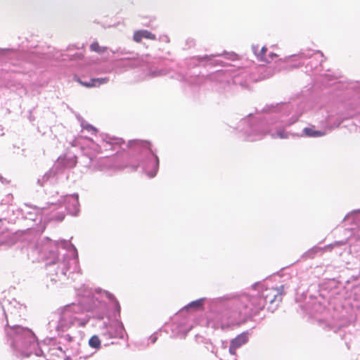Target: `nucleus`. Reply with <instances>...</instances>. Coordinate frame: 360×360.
<instances>
[{
  "mask_svg": "<svg viewBox=\"0 0 360 360\" xmlns=\"http://www.w3.org/2000/svg\"><path fill=\"white\" fill-rule=\"evenodd\" d=\"M51 281H56V278H51Z\"/></svg>",
  "mask_w": 360,
  "mask_h": 360,
  "instance_id": "obj_40",
  "label": "nucleus"
},
{
  "mask_svg": "<svg viewBox=\"0 0 360 360\" xmlns=\"http://www.w3.org/2000/svg\"><path fill=\"white\" fill-rule=\"evenodd\" d=\"M65 209L72 215H76L79 212V198L77 194L67 196L65 199Z\"/></svg>",
  "mask_w": 360,
  "mask_h": 360,
  "instance_id": "obj_7",
  "label": "nucleus"
},
{
  "mask_svg": "<svg viewBox=\"0 0 360 360\" xmlns=\"http://www.w3.org/2000/svg\"><path fill=\"white\" fill-rule=\"evenodd\" d=\"M64 217H65L64 214L61 213L58 217H54V219L60 221H62L64 219Z\"/></svg>",
  "mask_w": 360,
  "mask_h": 360,
  "instance_id": "obj_32",
  "label": "nucleus"
},
{
  "mask_svg": "<svg viewBox=\"0 0 360 360\" xmlns=\"http://www.w3.org/2000/svg\"><path fill=\"white\" fill-rule=\"evenodd\" d=\"M77 81L81 84L82 86L86 87H98L101 84H106L109 79L108 77H101V78H91L88 82L83 81L81 78H77Z\"/></svg>",
  "mask_w": 360,
  "mask_h": 360,
  "instance_id": "obj_10",
  "label": "nucleus"
},
{
  "mask_svg": "<svg viewBox=\"0 0 360 360\" xmlns=\"http://www.w3.org/2000/svg\"><path fill=\"white\" fill-rule=\"evenodd\" d=\"M266 71H268L269 72H270V71H271V68H267L266 69Z\"/></svg>",
  "mask_w": 360,
  "mask_h": 360,
  "instance_id": "obj_39",
  "label": "nucleus"
},
{
  "mask_svg": "<svg viewBox=\"0 0 360 360\" xmlns=\"http://www.w3.org/2000/svg\"><path fill=\"white\" fill-rule=\"evenodd\" d=\"M64 321V319H61V322H62V321ZM70 325H71V324L70 323V324H68V325H65V326H63V325L61 323L60 327H61V328H63V329H65V328H68L70 326Z\"/></svg>",
  "mask_w": 360,
  "mask_h": 360,
  "instance_id": "obj_34",
  "label": "nucleus"
},
{
  "mask_svg": "<svg viewBox=\"0 0 360 360\" xmlns=\"http://www.w3.org/2000/svg\"><path fill=\"white\" fill-rule=\"evenodd\" d=\"M252 115L250 114L248 117L243 119L240 122L238 126L239 128L247 134V139L250 141H257L260 139L264 135L269 133L271 136L274 139H288L289 136H295V134L290 133L286 131L282 127H278L276 128L275 131H264L259 130L260 124H256L255 121L251 120ZM296 136H300L296 134Z\"/></svg>",
  "mask_w": 360,
  "mask_h": 360,
  "instance_id": "obj_5",
  "label": "nucleus"
},
{
  "mask_svg": "<svg viewBox=\"0 0 360 360\" xmlns=\"http://www.w3.org/2000/svg\"><path fill=\"white\" fill-rule=\"evenodd\" d=\"M128 56H124L118 59L115 63V67L117 69L126 70L128 68H134L143 65V60L138 56L136 53H129Z\"/></svg>",
  "mask_w": 360,
  "mask_h": 360,
  "instance_id": "obj_6",
  "label": "nucleus"
},
{
  "mask_svg": "<svg viewBox=\"0 0 360 360\" xmlns=\"http://www.w3.org/2000/svg\"><path fill=\"white\" fill-rule=\"evenodd\" d=\"M4 134V131H3V128L1 127V126L0 125V136H3Z\"/></svg>",
  "mask_w": 360,
  "mask_h": 360,
  "instance_id": "obj_36",
  "label": "nucleus"
},
{
  "mask_svg": "<svg viewBox=\"0 0 360 360\" xmlns=\"http://www.w3.org/2000/svg\"><path fill=\"white\" fill-rule=\"evenodd\" d=\"M89 345L94 349L101 348V342L98 335H93L89 340Z\"/></svg>",
  "mask_w": 360,
  "mask_h": 360,
  "instance_id": "obj_16",
  "label": "nucleus"
},
{
  "mask_svg": "<svg viewBox=\"0 0 360 360\" xmlns=\"http://www.w3.org/2000/svg\"><path fill=\"white\" fill-rule=\"evenodd\" d=\"M90 49L98 53H103L105 51V47H101L98 42H94L90 46Z\"/></svg>",
  "mask_w": 360,
  "mask_h": 360,
  "instance_id": "obj_17",
  "label": "nucleus"
},
{
  "mask_svg": "<svg viewBox=\"0 0 360 360\" xmlns=\"http://www.w3.org/2000/svg\"><path fill=\"white\" fill-rule=\"evenodd\" d=\"M65 166L68 167H73L77 164V158L75 155L65 158Z\"/></svg>",
  "mask_w": 360,
  "mask_h": 360,
  "instance_id": "obj_18",
  "label": "nucleus"
},
{
  "mask_svg": "<svg viewBox=\"0 0 360 360\" xmlns=\"http://www.w3.org/2000/svg\"><path fill=\"white\" fill-rule=\"evenodd\" d=\"M317 53H320V54H321V58H323V57H324V56H323V53H322V52H321V51H317Z\"/></svg>",
  "mask_w": 360,
  "mask_h": 360,
  "instance_id": "obj_37",
  "label": "nucleus"
},
{
  "mask_svg": "<svg viewBox=\"0 0 360 360\" xmlns=\"http://www.w3.org/2000/svg\"><path fill=\"white\" fill-rule=\"evenodd\" d=\"M143 38L155 40L156 37L154 34L146 30H138L134 32L133 39L135 41L140 42Z\"/></svg>",
  "mask_w": 360,
  "mask_h": 360,
  "instance_id": "obj_11",
  "label": "nucleus"
},
{
  "mask_svg": "<svg viewBox=\"0 0 360 360\" xmlns=\"http://www.w3.org/2000/svg\"><path fill=\"white\" fill-rule=\"evenodd\" d=\"M228 56L226 58L233 59V58L236 56V54L234 53H226Z\"/></svg>",
  "mask_w": 360,
  "mask_h": 360,
  "instance_id": "obj_33",
  "label": "nucleus"
},
{
  "mask_svg": "<svg viewBox=\"0 0 360 360\" xmlns=\"http://www.w3.org/2000/svg\"><path fill=\"white\" fill-rule=\"evenodd\" d=\"M11 304H13V306L15 307H16V304H17L20 309H22V308L25 307L22 304H20V303H18L15 300H13V302H11Z\"/></svg>",
  "mask_w": 360,
  "mask_h": 360,
  "instance_id": "obj_29",
  "label": "nucleus"
},
{
  "mask_svg": "<svg viewBox=\"0 0 360 360\" xmlns=\"http://www.w3.org/2000/svg\"><path fill=\"white\" fill-rule=\"evenodd\" d=\"M44 57V54H39L38 53L32 52L31 55L30 56V61L33 63H37L38 60L37 58H41Z\"/></svg>",
  "mask_w": 360,
  "mask_h": 360,
  "instance_id": "obj_20",
  "label": "nucleus"
},
{
  "mask_svg": "<svg viewBox=\"0 0 360 360\" xmlns=\"http://www.w3.org/2000/svg\"><path fill=\"white\" fill-rule=\"evenodd\" d=\"M360 212V210H354L353 212H352L351 213L347 214L344 219V220H346L350 216H353V215H356L359 212Z\"/></svg>",
  "mask_w": 360,
  "mask_h": 360,
  "instance_id": "obj_28",
  "label": "nucleus"
},
{
  "mask_svg": "<svg viewBox=\"0 0 360 360\" xmlns=\"http://www.w3.org/2000/svg\"><path fill=\"white\" fill-rule=\"evenodd\" d=\"M8 51H10V49H0V57L4 56Z\"/></svg>",
  "mask_w": 360,
  "mask_h": 360,
  "instance_id": "obj_31",
  "label": "nucleus"
},
{
  "mask_svg": "<svg viewBox=\"0 0 360 360\" xmlns=\"http://www.w3.org/2000/svg\"><path fill=\"white\" fill-rule=\"evenodd\" d=\"M221 56V54H214V55H205L204 56L202 57H200V56H198V60L199 61H202L204 60H210L213 57H215V56Z\"/></svg>",
  "mask_w": 360,
  "mask_h": 360,
  "instance_id": "obj_24",
  "label": "nucleus"
},
{
  "mask_svg": "<svg viewBox=\"0 0 360 360\" xmlns=\"http://www.w3.org/2000/svg\"><path fill=\"white\" fill-rule=\"evenodd\" d=\"M248 341L247 333H243L238 335L236 338L233 339L231 342L229 347V352L233 354H236V349L245 345Z\"/></svg>",
  "mask_w": 360,
  "mask_h": 360,
  "instance_id": "obj_9",
  "label": "nucleus"
},
{
  "mask_svg": "<svg viewBox=\"0 0 360 360\" xmlns=\"http://www.w3.org/2000/svg\"><path fill=\"white\" fill-rule=\"evenodd\" d=\"M279 104L277 103L276 105H266L264 109V111L265 112H276L278 110H281L280 109H278L279 108Z\"/></svg>",
  "mask_w": 360,
  "mask_h": 360,
  "instance_id": "obj_23",
  "label": "nucleus"
},
{
  "mask_svg": "<svg viewBox=\"0 0 360 360\" xmlns=\"http://www.w3.org/2000/svg\"><path fill=\"white\" fill-rule=\"evenodd\" d=\"M124 146L140 155L141 165L149 177L153 178L156 175L159 167V159L151 149L149 142L134 139L129 141L126 144L122 139L105 136L100 147L105 150H116L117 148L125 150Z\"/></svg>",
  "mask_w": 360,
  "mask_h": 360,
  "instance_id": "obj_4",
  "label": "nucleus"
},
{
  "mask_svg": "<svg viewBox=\"0 0 360 360\" xmlns=\"http://www.w3.org/2000/svg\"><path fill=\"white\" fill-rule=\"evenodd\" d=\"M346 243H347L346 240H340V241H335V243H331L329 245L325 246L324 248H320V247H318V246H314L313 248H311V249L307 250L306 252H304L303 256H302V257H304L305 259L314 258V256L318 252L321 251L322 250L327 249V248H333L335 246L343 245H345Z\"/></svg>",
  "mask_w": 360,
  "mask_h": 360,
  "instance_id": "obj_8",
  "label": "nucleus"
},
{
  "mask_svg": "<svg viewBox=\"0 0 360 360\" xmlns=\"http://www.w3.org/2000/svg\"><path fill=\"white\" fill-rule=\"evenodd\" d=\"M167 72L165 70H150L149 75L151 77H155L159 76L165 75Z\"/></svg>",
  "mask_w": 360,
  "mask_h": 360,
  "instance_id": "obj_19",
  "label": "nucleus"
},
{
  "mask_svg": "<svg viewBox=\"0 0 360 360\" xmlns=\"http://www.w3.org/2000/svg\"><path fill=\"white\" fill-rule=\"evenodd\" d=\"M300 115H301V113H299V114L296 113V114L293 115L290 118V120H288V121L286 122V124H286L287 126H290V125H291V124H294L295 122H296L298 120V119H299V117H300Z\"/></svg>",
  "mask_w": 360,
  "mask_h": 360,
  "instance_id": "obj_22",
  "label": "nucleus"
},
{
  "mask_svg": "<svg viewBox=\"0 0 360 360\" xmlns=\"http://www.w3.org/2000/svg\"><path fill=\"white\" fill-rule=\"evenodd\" d=\"M281 108L283 110L288 111V110H291L292 108V106L290 103H281Z\"/></svg>",
  "mask_w": 360,
  "mask_h": 360,
  "instance_id": "obj_26",
  "label": "nucleus"
},
{
  "mask_svg": "<svg viewBox=\"0 0 360 360\" xmlns=\"http://www.w3.org/2000/svg\"><path fill=\"white\" fill-rule=\"evenodd\" d=\"M276 57H278V56L276 53H269V54L268 55V57H266V58H269V60H270V62H271L274 58H276Z\"/></svg>",
  "mask_w": 360,
  "mask_h": 360,
  "instance_id": "obj_30",
  "label": "nucleus"
},
{
  "mask_svg": "<svg viewBox=\"0 0 360 360\" xmlns=\"http://www.w3.org/2000/svg\"><path fill=\"white\" fill-rule=\"evenodd\" d=\"M0 181H1L2 183H4V178H3V176H1V175H0Z\"/></svg>",
  "mask_w": 360,
  "mask_h": 360,
  "instance_id": "obj_38",
  "label": "nucleus"
},
{
  "mask_svg": "<svg viewBox=\"0 0 360 360\" xmlns=\"http://www.w3.org/2000/svg\"><path fill=\"white\" fill-rule=\"evenodd\" d=\"M283 285L278 288L266 289L262 297H250L247 294H228L223 297L207 300L200 298L188 303L174 315H179L183 312L193 313L204 309V302L207 301L211 311H227L238 315H257L264 309V304L269 303L267 309L274 313L282 301Z\"/></svg>",
  "mask_w": 360,
  "mask_h": 360,
  "instance_id": "obj_1",
  "label": "nucleus"
},
{
  "mask_svg": "<svg viewBox=\"0 0 360 360\" xmlns=\"http://www.w3.org/2000/svg\"><path fill=\"white\" fill-rule=\"evenodd\" d=\"M302 132L304 136L307 137H320L325 135L323 131L316 130L314 126L304 128Z\"/></svg>",
  "mask_w": 360,
  "mask_h": 360,
  "instance_id": "obj_13",
  "label": "nucleus"
},
{
  "mask_svg": "<svg viewBox=\"0 0 360 360\" xmlns=\"http://www.w3.org/2000/svg\"><path fill=\"white\" fill-rule=\"evenodd\" d=\"M312 56L311 53H300L297 56L300 58H309Z\"/></svg>",
  "mask_w": 360,
  "mask_h": 360,
  "instance_id": "obj_27",
  "label": "nucleus"
},
{
  "mask_svg": "<svg viewBox=\"0 0 360 360\" xmlns=\"http://www.w3.org/2000/svg\"><path fill=\"white\" fill-rule=\"evenodd\" d=\"M28 208H31L32 210L23 211V216L25 219L37 221L38 219L41 220V214H39L40 210L35 207H30L26 205Z\"/></svg>",
  "mask_w": 360,
  "mask_h": 360,
  "instance_id": "obj_12",
  "label": "nucleus"
},
{
  "mask_svg": "<svg viewBox=\"0 0 360 360\" xmlns=\"http://www.w3.org/2000/svg\"><path fill=\"white\" fill-rule=\"evenodd\" d=\"M233 83L236 85L237 84H240L243 88H246L247 87V84L246 82H242L240 81L239 79V77H235L233 79Z\"/></svg>",
  "mask_w": 360,
  "mask_h": 360,
  "instance_id": "obj_25",
  "label": "nucleus"
},
{
  "mask_svg": "<svg viewBox=\"0 0 360 360\" xmlns=\"http://www.w3.org/2000/svg\"><path fill=\"white\" fill-rule=\"evenodd\" d=\"M55 172L53 170H49L46 173L44 174V176L37 180V184L40 186H44L45 184L49 181L51 179L54 178Z\"/></svg>",
  "mask_w": 360,
  "mask_h": 360,
  "instance_id": "obj_15",
  "label": "nucleus"
},
{
  "mask_svg": "<svg viewBox=\"0 0 360 360\" xmlns=\"http://www.w3.org/2000/svg\"><path fill=\"white\" fill-rule=\"evenodd\" d=\"M252 51L257 56V58H259L260 60L266 61V63H270V60L266 58V53L267 51V49L265 46H263L262 49L260 50L259 53H257L259 47L257 46L253 45L252 46Z\"/></svg>",
  "mask_w": 360,
  "mask_h": 360,
  "instance_id": "obj_14",
  "label": "nucleus"
},
{
  "mask_svg": "<svg viewBox=\"0 0 360 360\" xmlns=\"http://www.w3.org/2000/svg\"><path fill=\"white\" fill-rule=\"evenodd\" d=\"M81 126L82 127V128L84 129H86L88 131H93V132H96V129L94 126H92L90 124H88V123L85 122L84 120L82 122Z\"/></svg>",
  "mask_w": 360,
  "mask_h": 360,
  "instance_id": "obj_21",
  "label": "nucleus"
},
{
  "mask_svg": "<svg viewBox=\"0 0 360 360\" xmlns=\"http://www.w3.org/2000/svg\"><path fill=\"white\" fill-rule=\"evenodd\" d=\"M65 338L69 342H71L72 340V338L69 335H67Z\"/></svg>",
  "mask_w": 360,
  "mask_h": 360,
  "instance_id": "obj_35",
  "label": "nucleus"
},
{
  "mask_svg": "<svg viewBox=\"0 0 360 360\" xmlns=\"http://www.w3.org/2000/svg\"><path fill=\"white\" fill-rule=\"evenodd\" d=\"M106 308L108 313L120 314V305L115 296L108 291L84 289L78 304L72 303L58 309L59 315L94 312L96 309Z\"/></svg>",
  "mask_w": 360,
  "mask_h": 360,
  "instance_id": "obj_3",
  "label": "nucleus"
},
{
  "mask_svg": "<svg viewBox=\"0 0 360 360\" xmlns=\"http://www.w3.org/2000/svg\"><path fill=\"white\" fill-rule=\"evenodd\" d=\"M31 253L38 261L46 260V268L49 272L54 268L56 276L60 278L65 276L68 271L75 272L78 269V255L76 248L68 241H53L48 237L38 240L32 248Z\"/></svg>",
  "mask_w": 360,
  "mask_h": 360,
  "instance_id": "obj_2",
  "label": "nucleus"
}]
</instances>
